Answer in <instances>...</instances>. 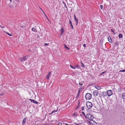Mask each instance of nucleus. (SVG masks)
<instances>
[{"label":"nucleus","instance_id":"f704fd0d","mask_svg":"<svg viewBox=\"0 0 125 125\" xmlns=\"http://www.w3.org/2000/svg\"><path fill=\"white\" fill-rule=\"evenodd\" d=\"M49 75H46V77L47 79H48L49 78Z\"/></svg>","mask_w":125,"mask_h":125},{"label":"nucleus","instance_id":"7c9ffc66","mask_svg":"<svg viewBox=\"0 0 125 125\" xmlns=\"http://www.w3.org/2000/svg\"><path fill=\"white\" fill-rule=\"evenodd\" d=\"M82 114L83 115H84V116H85H85H86V115H85V113H84V112H82Z\"/></svg>","mask_w":125,"mask_h":125},{"label":"nucleus","instance_id":"a211bd4d","mask_svg":"<svg viewBox=\"0 0 125 125\" xmlns=\"http://www.w3.org/2000/svg\"><path fill=\"white\" fill-rule=\"evenodd\" d=\"M95 88L97 89L100 90L101 89V88L100 86H97L95 87Z\"/></svg>","mask_w":125,"mask_h":125},{"label":"nucleus","instance_id":"c756f323","mask_svg":"<svg viewBox=\"0 0 125 125\" xmlns=\"http://www.w3.org/2000/svg\"><path fill=\"white\" fill-rule=\"evenodd\" d=\"M81 66L83 68L84 67H85V65L84 64H83V63H82V64H81Z\"/></svg>","mask_w":125,"mask_h":125},{"label":"nucleus","instance_id":"ea45409f","mask_svg":"<svg viewBox=\"0 0 125 125\" xmlns=\"http://www.w3.org/2000/svg\"><path fill=\"white\" fill-rule=\"evenodd\" d=\"M79 84L81 85H83V84L82 83H79Z\"/></svg>","mask_w":125,"mask_h":125},{"label":"nucleus","instance_id":"f03ea898","mask_svg":"<svg viewBox=\"0 0 125 125\" xmlns=\"http://www.w3.org/2000/svg\"><path fill=\"white\" fill-rule=\"evenodd\" d=\"M86 105L88 109L91 108L93 106L92 104L89 101H87L86 102Z\"/></svg>","mask_w":125,"mask_h":125},{"label":"nucleus","instance_id":"9d476101","mask_svg":"<svg viewBox=\"0 0 125 125\" xmlns=\"http://www.w3.org/2000/svg\"><path fill=\"white\" fill-rule=\"evenodd\" d=\"M13 2L15 4H18L19 2V0H12Z\"/></svg>","mask_w":125,"mask_h":125},{"label":"nucleus","instance_id":"412c9836","mask_svg":"<svg viewBox=\"0 0 125 125\" xmlns=\"http://www.w3.org/2000/svg\"><path fill=\"white\" fill-rule=\"evenodd\" d=\"M57 110H58V109H57V110H53V111L52 112V113L50 114V115H51L52 114H53L54 113H55L57 111Z\"/></svg>","mask_w":125,"mask_h":125},{"label":"nucleus","instance_id":"bf43d9fd","mask_svg":"<svg viewBox=\"0 0 125 125\" xmlns=\"http://www.w3.org/2000/svg\"><path fill=\"white\" fill-rule=\"evenodd\" d=\"M4 27V26H3V27Z\"/></svg>","mask_w":125,"mask_h":125},{"label":"nucleus","instance_id":"3c124183","mask_svg":"<svg viewBox=\"0 0 125 125\" xmlns=\"http://www.w3.org/2000/svg\"><path fill=\"white\" fill-rule=\"evenodd\" d=\"M63 33H62V32H61V35H62Z\"/></svg>","mask_w":125,"mask_h":125},{"label":"nucleus","instance_id":"dca6fc26","mask_svg":"<svg viewBox=\"0 0 125 125\" xmlns=\"http://www.w3.org/2000/svg\"><path fill=\"white\" fill-rule=\"evenodd\" d=\"M122 97L123 98L125 99V93H124L122 94Z\"/></svg>","mask_w":125,"mask_h":125},{"label":"nucleus","instance_id":"c9c22d12","mask_svg":"<svg viewBox=\"0 0 125 125\" xmlns=\"http://www.w3.org/2000/svg\"><path fill=\"white\" fill-rule=\"evenodd\" d=\"M115 44L117 46H118V45L119 44V43L118 42H116L115 43Z\"/></svg>","mask_w":125,"mask_h":125},{"label":"nucleus","instance_id":"5fc2aeb1","mask_svg":"<svg viewBox=\"0 0 125 125\" xmlns=\"http://www.w3.org/2000/svg\"><path fill=\"white\" fill-rule=\"evenodd\" d=\"M81 64H82V63H83L81 61Z\"/></svg>","mask_w":125,"mask_h":125},{"label":"nucleus","instance_id":"f3484780","mask_svg":"<svg viewBox=\"0 0 125 125\" xmlns=\"http://www.w3.org/2000/svg\"><path fill=\"white\" fill-rule=\"evenodd\" d=\"M80 104V102L79 101L78 103V106H77V107L75 108V110H76V109H77L79 107Z\"/></svg>","mask_w":125,"mask_h":125},{"label":"nucleus","instance_id":"39448f33","mask_svg":"<svg viewBox=\"0 0 125 125\" xmlns=\"http://www.w3.org/2000/svg\"><path fill=\"white\" fill-rule=\"evenodd\" d=\"M27 58L28 57V56H24L23 57H22L21 58L19 59V60H20L21 62L25 61L27 59V58Z\"/></svg>","mask_w":125,"mask_h":125},{"label":"nucleus","instance_id":"ddd939ff","mask_svg":"<svg viewBox=\"0 0 125 125\" xmlns=\"http://www.w3.org/2000/svg\"><path fill=\"white\" fill-rule=\"evenodd\" d=\"M108 40L109 41V42L111 43L112 42V40L111 38V37L110 36H109L108 37Z\"/></svg>","mask_w":125,"mask_h":125},{"label":"nucleus","instance_id":"aec40b11","mask_svg":"<svg viewBox=\"0 0 125 125\" xmlns=\"http://www.w3.org/2000/svg\"><path fill=\"white\" fill-rule=\"evenodd\" d=\"M83 88H80L79 89L78 93H80V91H81L82 90H83Z\"/></svg>","mask_w":125,"mask_h":125},{"label":"nucleus","instance_id":"603ef678","mask_svg":"<svg viewBox=\"0 0 125 125\" xmlns=\"http://www.w3.org/2000/svg\"><path fill=\"white\" fill-rule=\"evenodd\" d=\"M40 9H41V10L43 12V11L42 10V9L41 8H40Z\"/></svg>","mask_w":125,"mask_h":125},{"label":"nucleus","instance_id":"4d7b16f0","mask_svg":"<svg viewBox=\"0 0 125 125\" xmlns=\"http://www.w3.org/2000/svg\"><path fill=\"white\" fill-rule=\"evenodd\" d=\"M80 116H82V115L81 114H80Z\"/></svg>","mask_w":125,"mask_h":125},{"label":"nucleus","instance_id":"58836bf2","mask_svg":"<svg viewBox=\"0 0 125 125\" xmlns=\"http://www.w3.org/2000/svg\"><path fill=\"white\" fill-rule=\"evenodd\" d=\"M44 44L45 46H47L48 45L49 43H45Z\"/></svg>","mask_w":125,"mask_h":125},{"label":"nucleus","instance_id":"79ce46f5","mask_svg":"<svg viewBox=\"0 0 125 125\" xmlns=\"http://www.w3.org/2000/svg\"><path fill=\"white\" fill-rule=\"evenodd\" d=\"M8 35H9V36H12V35L11 34H10V33H8Z\"/></svg>","mask_w":125,"mask_h":125},{"label":"nucleus","instance_id":"6ab92c4d","mask_svg":"<svg viewBox=\"0 0 125 125\" xmlns=\"http://www.w3.org/2000/svg\"><path fill=\"white\" fill-rule=\"evenodd\" d=\"M31 30L32 31H33L36 32V31H35V29L34 27H33L32 28Z\"/></svg>","mask_w":125,"mask_h":125},{"label":"nucleus","instance_id":"b1692460","mask_svg":"<svg viewBox=\"0 0 125 125\" xmlns=\"http://www.w3.org/2000/svg\"><path fill=\"white\" fill-rule=\"evenodd\" d=\"M70 67L72 69H75V68L74 67V66H73L72 65H70Z\"/></svg>","mask_w":125,"mask_h":125},{"label":"nucleus","instance_id":"5701e85b","mask_svg":"<svg viewBox=\"0 0 125 125\" xmlns=\"http://www.w3.org/2000/svg\"><path fill=\"white\" fill-rule=\"evenodd\" d=\"M57 125H62V123L61 122H58L57 124Z\"/></svg>","mask_w":125,"mask_h":125},{"label":"nucleus","instance_id":"4468645a","mask_svg":"<svg viewBox=\"0 0 125 125\" xmlns=\"http://www.w3.org/2000/svg\"><path fill=\"white\" fill-rule=\"evenodd\" d=\"M102 94L104 97H106L107 95V94L105 92H103L102 93Z\"/></svg>","mask_w":125,"mask_h":125},{"label":"nucleus","instance_id":"bb28decb","mask_svg":"<svg viewBox=\"0 0 125 125\" xmlns=\"http://www.w3.org/2000/svg\"><path fill=\"white\" fill-rule=\"evenodd\" d=\"M120 72H125V70H120L119 71Z\"/></svg>","mask_w":125,"mask_h":125},{"label":"nucleus","instance_id":"13d9d810","mask_svg":"<svg viewBox=\"0 0 125 125\" xmlns=\"http://www.w3.org/2000/svg\"><path fill=\"white\" fill-rule=\"evenodd\" d=\"M11 2L12 1V0H9Z\"/></svg>","mask_w":125,"mask_h":125},{"label":"nucleus","instance_id":"423d86ee","mask_svg":"<svg viewBox=\"0 0 125 125\" xmlns=\"http://www.w3.org/2000/svg\"><path fill=\"white\" fill-rule=\"evenodd\" d=\"M93 93L94 95L95 96H97L99 94V93L98 91L96 90L94 91L93 92Z\"/></svg>","mask_w":125,"mask_h":125},{"label":"nucleus","instance_id":"a878e982","mask_svg":"<svg viewBox=\"0 0 125 125\" xmlns=\"http://www.w3.org/2000/svg\"><path fill=\"white\" fill-rule=\"evenodd\" d=\"M43 13L45 15V17H46V18H47V19H48V20L49 21V19H48V17H47V16H46V15L45 14V13H44V11H43Z\"/></svg>","mask_w":125,"mask_h":125},{"label":"nucleus","instance_id":"393cba45","mask_svg":"<svg viewBox=\"0 0 125 125\" xmlns=\"http://www.w3.org/2000/svg\"><path fill=\"white\" fill-rule=\"evenodd\" d=\"M61 32H62V33H63L64 31V29L63 28H61Z\"/></svg>","mask_w":125,"mask_h":125},{"label":"nucleus","instance_id":"de8ad7c7","mask_svg":"<svg viewBox=\"0 0 125 125\" xmlns=\"http://www.w3.org/2000/svg\"><path fill=\"white\" fill-rule=\"evenodd\" d=\"M65 125H73L72 124L69 125L67 124H65Z\"/></svg>","mask_w":125,"mask_h":125},{"label":"nucleus","instance_id":"f257e3e1","mask_svg":"<svg viewBox=\"0 0 125 125\" xmlns=\"http://www.w3.org/2000/svg\"><path fill=\"white\" fill-rule=\"evenodd\" d=\"M85 118L91 121L93 120L94 118V117L92 115L89 114H88L86 115Z\"/></svg>","mask_w":125,"mask_h":125},{"label":"nucleus","instance_id":"c03bdc74","mask_svg":"<svg viewBox=\"0 0 125 125\" xmlns=\"http://www.w3.org/2000/svg\"><path fill=\"white\" fill-rule=\"evenodd\" d=\"M76 22V25H78V21Z\"/></svg>","mask_w":125,"mask_h":125},{"label":"nucleus","instance_id":"37998d69","mask_svg":"<svg viewBox=\"0 0 125 125\" xmlns=\"http://www.w3.org/2000/svg\"><path fill=\"white\" fill-rule=\"evenodd\" d=\"M111 31L113 32V33H114V30H113V29H111Z\"/></svg>","mask_w":125,"mask_h":125},{"label":"nucleus","instance_id":"4c0bfd02","mask_svg":"<svg viewBox=\"0 0 125 125\" xmlns=\"http://www.w3.org/2000/svg\"><path fill=\"white\" fill-rule=\"evenodd\" d=\"M83 46L84 47H86V44H84L83 45Z\"/></svg>","mask_w":125,"mask_h":125},{"label":"nucleus","instance_id":"09e8293b","mask_svg":"<svg viewBox=\"0 0 125 125\" xmlns=\"http://www.w3.org/2000/svg\"><path fill=\"white\" fill-rule=\"evenodd\" d=\"M4 93H2V94H1V95H4Z\"/></svg>","mask_w":125,"mask_h":125},{"label":"nucleus","instance_id":"2f4dec72","mask_svg":"<svg viewBox=\"0 0 125 125\" xmlns=\"http://www.w3.org/2000/svg\"><path fill=\"white\" fill-rule=\"evenodd\" d=\"M64 47L66 49H69V48L65 45H64Z\"/></svg>","mask_w":125,"mask_h":125},{"label":"nucleus","instance_id":"0eeeda50","mask_svg":"<svg viewBox=\"0 0 125 125\" xmlns=\"http://www.w3.org/2000/svg\"><path fill=\"white\" fill-rule=\"evenodd\" d=\"M29 100H30L31 102H33L35 104H38V102L36 101H35L34 100H32L31 99H29Z\"/></svg>","mask_w":125,"mask_h":125},{"label":"nucleus","instance_id":"9b49d317","mask_svg":"<svg viewBox=\"0 0 125 125\" xmlns=\"http://www.w3.org/2000/svg\"><path fill=\"white\" fill-rule=\"evenodd\" d=\"M73 115L74 118H76L77 116V113H74L73 114Z\"/></svg>","mask_w":125,"mask_h":125},{"label":"nucleus","instance_id":"20e7f679","mask_svg":"<svg viewBox=\"0 0 125 125\" xmlns=\"http://www.w3.org/2000/svg\"><path fill=\"white\" fill-rule=\"evenodd\" d=\"M107 94L108 96H110L112 95L113 93L112 91L111 90H108L107 92Z\"/></svg>","mask_w":125,"mask_h":125},{"label":"nucleus","instance_id":"7ed1b4c3","mask_svg":"<svg viewBox=\"0 0 125 125\" xmlns=\"http://www.w3.org/2000/svg\"><path fill=\"white\" fill-rule=\"evenodd\" d=\"M92 97V94L89 93L86 94L85 96V98L87 100H90L91 99Z\"/></svg>","mask_w":125,"mask_h":125},{"label":"nucleus","instance_id":"2eb2a0df","mask_svg":"<svg viewBox=\"0 0 125 125\" xmlns=\"http://www.w3.org/2000/svg\"><path fill=\"white\" fill-rule=\"evenodd\" d=\"M118 37L120 38H122L123 37V35L121 33H119L118 35Z\"/></svg>","mask_w":125,"mask_h":125},{"label":"nucleus","instance_id":"49530a36","mask_svg":"<svg viewBox=\"0 0 125 125\" xmlns=\"http://www.w3.org/2000/svg\"><path fill=\"white\" fill-rule=\"evenodd\" d=\"M51 74V72H50L49 73H48V74L47 75H49V76H50V74Z\"/></svg>","mask_w":125,"mask_h":125},{"label":"nucleus","instance_id":"f8f14e48","mask_svg":"<svg viewBox=\"0 0 125 125\" xmlns=\"http://www.w3.org/2000/svg\"><path fill=\"white\" fill-rule=\"evenodd\" d=\"M74 19L75 21L76 22L78 21L79 20L77 18H76L75 15V14H74Z\"/></svg>","mask_w":125,"mask_h":125},{"label":"nucleus","instance_id":"1a4fd4ad","mask_svg":"<svg viewBox=\"0 0 125 125\" xmlns=\"http://www.w3.org/2000/svg\"><path fill=\"white\" fill-rule=\"evenodd\" d=\"M69 22L71 26V29H73V27L72 24V21L70 19L69 20Z\"/></svg>","mask_w":125,"mask_h":125},{"label":"nucleus","instance_id":"a18cd8bd","mask_svg":"<svg viewBox=\"0 0 125 125\" xmlns=\"http://www.w3.org/2000/svg\"><path fill=\"white\" fill-rule=\"evenodd\" d=\"M51 74V72H50L49 73H48V74L47 75H49V76H50V74Z\"/></svg>","mask_w":125,"mask_h":125},{"label":"nucleus","instance_id":"cd10ccee","mask_svg":"<svg viewBox=\"0 0 125 125\" xmlns=\"http://www.w3.org/2000/svg\"><path fill=\"white\" fill-rule=\"evenodd\" d=\"M79 93H78L77 94V96L76 97V98L77 99L79 97Z\"/></svg>","mask_w":125,"mask_h":125},{"label":"nucleus","instance_id":"8fccbe9b","mask_svg":"<svg viewBox=\"0 0 125 125\" xmlns=\"http://www.w3.org/2000/svg\"><path fill=\"white\" fill-rule=\"evenodd\" d=\"M5 33H6V34H8V32H5Z\"/></svg>","mask_w":125,"mask_h":125},{"label":"nucleus","instance_id":"a19ab883","mask_svg":"<svg viewBox=\"0 0 125 125\" xmlns=\"http://www.w3.org/2000/svg\"><path fill=\"white\" fill-rule=\"evenodd\" d=\"M74 125H79L77 123H74Z\"/></svg>","mask_w":125,"mask_h":125},{"label":"nucleus","instance_id":"e433bc0d","mask_svg":"<svg viewBox=\"0 0 125 125\" xmlns=\"http://www.w3.org/2000/svg\"><path fill=\"white\" fill-rule=\"evenodd\" d=\"M81 110L82 111H83V110H84V107L83 106H82V107Z\"/></svg>","mask_w":125,"mask_h":125},{"label":"nucleus","instance_id":"6e6552de","mask_svg":"<svg viewBox=\"0 0 125 125\" xmlns=\"http://www.w3.org/2000/svg\"><path fill=\"white\" fill-rule=\"evenodd\" d=\"M26 119H27V117H26L25 118H24V119H23V120L22 121V125H24Z\"/></svg>","mask_w":125,"mask_h":125},{"label":"nucleus","instance_id":"c85d7f7f","mask_svg":"<svg viewBox=\"0 0 125 125\" xmlns=\"http://www.w3.org/2000/svg\"><path fill=\"white\" fill-rule=\"evenodd\" d=\"M75 67L79 69V66L78 65H77L75 66Z\"/></svg>","mask_w":125,"mask_h":125},{"label":"nucleus","instance_id":"4be33fe9","mask_svg":"<svg viewBox=\"0 0 125 125\" xmlns=\"http://www.w3.org/2000/svg\"><path fill=\"white\" fill-rule=\"evenodd\" d=\"M63 4H64L65 7L67 9V7L64 1H63Z\"/></svg>","mask_w":125,"mask_h":125},{"label":"nucleus","instance_id":"473e14b6","mask_svg":"<svg viewBox=\"0 0 125 125\" xmlns=\"http://www.w3.org/2000/svg\"><path fill=\"white\" fill-rule=\"evenodd\" d=\"M106 71H104V72H103L102 73H101L100 74V75H102V74H104L106 72Z\"/></svg>","mask_w":125,"mask_h":125},{"label":"nucleus","instance_id":"6e6d98bb","mask_svg":"<svg viewBox=\"0 0 125 125\" xmlns=\"http://www.w3.org/2000/svg\"><path fill=\"white\" fill-rule=\"evenodd\" d=\"M29 51L30 52H31V51L29 50Z\"/></svg>","mask_w":125,"mask_h":125},{"label":"nucleus","instance_id":"72a5a7b5","mask_svg":"<svg viewBox=\"0 0 125 125\" xmlns=\"http://www.w3.org/2000/svg\"><path fill=\"white\" fill-rule=\"evenodd\" d=\"M100 8L101 9H103V6L102 5H101L100 6Z\"/></svg>","mask_w":125,"mask_h":125},{"label":"nucleus","instance_id":"864d4df0","mask_svg":"<svg viewBox=\"0 0 125 125\" xmlns=\"http://www.w3.org/2000/svg\"><path fill=\"white\" fill-rule=\"evenodd\" d=\"M40 9H41V10L43 12V11L42 10V9L41 8H40Z\"/></svg>","mask_w":125,"mask_h":125}]
</instances>
